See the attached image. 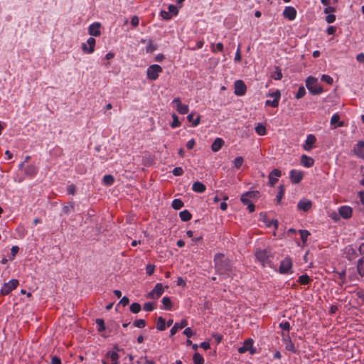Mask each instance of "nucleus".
<instances>
[{"instance_id": "f257e3e1", "label": "nucleus", "mask_w": 364, "mask_h": 364, "mask_svg": "<svg viewBox=\"0 0 364 364\" xmlns=\"http://www.w3.org/2000/svg\"><path fill=\"white\" fill-rule=\"evenodd\" d=\"M214 264L216 272L219 274H225L232 271V264L224 254H215L214 256Z\"/></svg>"}, {"instance_id": "f03ea898", "label": "nucleus", "mask_w": 364, "mask_h": 364, "mask_svg": "<svg viewBox=\"0 0 364 364\" xmlns=\"http://www.w3.org/2000/svg\"><path fill=\"white\" fill-rule=\"evenodd\" d=\"M306 86L313 95H319L323 92L322 87L318 83V80L314 77H309L306 79Z\"/></svg>"}, {"instance_id": "7ed1b4c3", "label": "nucleus", "mask_w": 364, "mask_h": 364, "mask_svg": "<svg viewBox=\"0 0 364 364\" xmlns=\"http://www.w3.org/2000/svg\"><path fill=\"white\" fill-rule=\"evenodd\" d=\"M162 72V68L156 64L150 65L146 71L147 77L149 80H155L159 77V73Z\"/></svg>"}, {"instance_id": "20e7f679", "label": "nucleus", "mask_w": 364, "mask_h": 364, "mask_svg": "<svg viewBox=\"0 0 364 364\" xmlns=\"http://www.w3.org/2000/svg\"><path fill=\"white\" fill-rule=\"evenodd\" d=\"M247 351H249L252 355L256 353V349L253 347V341L251 338L245 341L242 346L238 348V352L240 353H245Z\"/></svg>"}, {"instance_id": "39448f33", "label": "nucleus", "mask_w": 364, "mask_h": 364, "mask_svg": "<svg viewBox=\"0 0 364 364\" xmlns=\"http://www.w3.org/2000/svg\"><path fill=\"white\" fill-rule=\"evenodd\" d=\"M18 285V281L17 279H11L7 283L4 284V285L1 287V293L3 295H7L12 290L16 289Z\"/></svg>"}, {"instance_id": "423d86ee", "label": "nucleus", "mask_w": 364, "mask_h": 364, "mask_svg": "<svg viewBox=\"0 0 364 364\" xmlns=\"http://www.w3.org/2000/svg\"><path fill=\"white\" fill-rule=\"evenodd\" d=\"M268 97H273V100H267L265 102V105L267 106H270V107H278L279 105V99H280V97H281V92L279 90H276L275 92H272V93H269L267 95Z\"/></svg>"}, {"instance_id": "0eeeda50", "label": "nucleus", "mask_w": 364, "mask_h": 364, "mask_svg": "<svg viewBox=\"0 0 364 364\" xmlns=\"http://www.w3.org/2000/svg\"><path fill=\"white\" fill-rule=\"evenodd\" d=\"M256 258L259 260L263 266H265L269 262V252L267 250H258L256 252Z\"/></svg>"}, {"instance_id": "6e6552de", "label": "nucleus", "mask_w": 364, "mask_h": 364, "mask_svg": "<svg viewBox=\"0 0 364 364\" xmlns=\"http://www.w3.org/2000/svg\"><path fill=\"white\" fill-rule=\"evenodd\" d=\"M95 39L92 37H90L86 43L82 44V50L84 53L91 54L95 50Z\"/></svg>"}, {"instance_id": "1a4fd4ad", "label": "nucleus", "mask_w": 364, "mask_h": 364, "mask_svg": "<svg viewBox=\"0 0 364 364\" xmlns=\"http://www.w3.org/2000/svg\"><path fill=\"white\" fill-rule=\"evenodd\" d=\"M291 267H292L291 259L289 257H286L281 262V264L279 266V272L281 274L290 273Z\"/></svg>"}, {"instance_id": "9d476101", "label": "nucleus", "mask_w": 364, "mask_h": 364, "mask_svg": "<svg viewBox=\"0 0 364 364\" xmlns=\"http://www.w3.org/2000/svg\"><path fill=\"white\" fill-rule=\"evenodd\" d=\"M259 197V192L258 191H248L245 193H243L241 196V201L244 204H247L248 203H251L250 200L252 199H255Z\"/></svg>"}, {"instance_id": "9b49d317", "label": "nucleus", "mask_w": 364, "mask_h": 364, "mask_svg": "<svg viewBox=\"0 0 364 364\" xmlns=\"http://www.w3.org/2000/svg\"><path fill=\"white\" fill-rule=\"evenodd\" d=\"M164 292V287L161 284L158 283L153 290L148 294V297L151 299L159 298Z\"/></svg>"}, {"instance_id": "f8f14e48", "label": "nucleus", "mask_w": 364, "mask_h": 364, "mask_svg": "<svg viewBox=\"0 0 364 364\" xmlns=\"http://www.w3.org/2000/svg\"><path fill=\"white\" fill-rule=\"evenodd\" d=\"M246 92V85L242 80H237L235 82V94L237 96H242Z\"/></svg>"}, {"instance_id": "ddd939ff", "label": "nucleus", "mask_w": 364, "mask_h": 364, "mask_svg": "<svg viewBox=\"0 0 364 364\" xmlns=\"http://www.w3.org/2000/svg\"><path fill=\"white\" fill-rule=\"evenodd\" d=\"M172 103L176 105V109L180 114H185L188 112L189 108L188 105L182 104L180 98H175Z\"/></svg>"}, {"instance_id": "4468645a", "label": "nucleus", "mask_w": 364, "mask_h": 364, "mask_svg": "<svg viewBox=\"0 0 364 364\" xmlns=\"http://www.w3.org/2000/svg\"><path fill=\"white\" fill-rule=\"evenodd\" d=\"M283 16L289 20L293 21L296 16V11L292 6H287L283 11Z\"/></svg>"}, {"instance_id": "2eb2a0df", "label": "nucleus", "mask_w": 364, "mask_h": 364, "mask_svg": "<svg viewBox=\"0 0 364 364\" xmlns=\"http://www.w3.org/2000/svg\"><path fill=\"white\" fill-rule=\"evenodd\" d=\"M100 26L101 24L98 22H95L90 25L88 28L89 34L93 36H99L101 34Z\"/></svg>"}, {"instance_id": "dca6fc26", "label": "nucleus", "mask_w": 364, "mask_h": 364, "mask_svg": "<svg viewBox=\"0 0 364 364\" xmlns=\"http://www.w3.org/2000/svg\"><path fill=\"white\" fill-rule=\"evenodd\" d=\"M316 137L313 134H309L306 137L304 144L303 145V149L305 151H310L313 149V145L316 142Z\"/></svg>"}, {"instance_id": "f3484780", "label": "nucleus", "mask_w": 364, "mask_h": 364, "mask_svg": "<svg viewBox=\"0 0 364 364\" xmlns=\"http://www.w3.org/2000/svg\"><path fill=\"white\" fill-rule=\"evenodd\" d=\"M281 176V171L277 168L273 169L269 175V182L271 186H274Z\"/></svg>"}, {"instance_id": "a211bd4d", "label": "nucleus", "mask_w": 364, "mask_h": 364, "mask_svg": "<svg viewBox=\"0 0 364 364\" xmlns=\"http://www.w3.org/2000/svg\"><path fill=\"white\" fill-rule=\"evenodd\" d=\"M303 178V173L298 170H291L290 172V178L294 183H299Z\"/></svg>"}, {"instance_id": "6ab92c4d", "label": "nucleus", "mask_w": 364, "mask_h": 364, "mask_svg": "<svg viewBox=\"0 0 364 364\" xmlns=\"http://www.w3.org/2000/svg\"><path fill=\"white\" fill-rule=\"evenodd\" d=\"M339 215L345 219H348L352 215V209L347 205L341 206L338 210Z\"/></svg>"}, {"instance_id": "aec40b11", "label": "nucleus", "mask_w": 364, "mask_h": 364, "mask_svg": "<svg viewBox=\"0 0 364 364\" xmlns=\"http://www.w3.org/2000/svg\"><path fill=\"white\" fill-rule=\"evenodd\" d=\"M188 322L186 319H183L179 323H176L170 331L171 335L173 336L179 329H181L186 326Z\"/></svg>"}, {"instance_id": "412c9836", "label": "nucleus", "mask_w": 364, "mask_h": 364, "mask_svg": "<svg viewBox=\"0 0 364 364\" xmlns=\"http://www.w3.org/2000/svg\"><path fill=\"white\" fill-rule=\"evenodd\" d=\"M311 201L309 200H301L298 203V208L304 211L309 210L311 207Z\"/></svg>"}, {"instance_id": "4be33fe9", "label": "nucleus", "mask_w": 364, "mask_h": 364, "mask_svg": "<svg viewBox=\"0 0 364 364\" xmlns=\"http://www.w3.org/2000/svg\"><path fill=\"white\" fill-rule=\"evenodd\" d=\"M314 161L311 157L306 155H302L301 157V164L307 168L311 167L314 165Z\"/></svg>"}, {"instance_id": "5701e85b", "label": "nucleus", "mask_w": 364, "mask_h": 364, "mask_svg": "<svg viewBox=\"0 0 364 364\" xmlns=\"http://www.w3.org/2000/svg\"><path fill=\"white\" fill-rule=\"evenodd\" d=\"M224 144L223 139L221 138H216L211 146V149L214 152L218 151Z\"/></svg>"}, {"instance_id": "b1692460", "label": "nucleus", "mask_w": 364, "mask_h": 364, "mask_svg": "<svg viewBox=\"0 0 364 364\" xmlns=\"http://www.w3.org/2000/svg\"><path fill=\"white\" fill-rule=\"evenodd\" d=\"M141 42L142 43H146V51L147 53H152L157 48L156 46L154 44L153 41L150 39H142Z\"/></svg>"}, {"instance_id": "393cba45", "label": "nucleus", "mask_w": 364, "mask_h": 364, "mask_svg": "<svg viewBox=\"0 0 364 364\" xmlns=\"http://www.w3.org/2000/svg\"><path fill=\"white\" fill-rule=\"evenodd\" d=\"M364 142L360 141L357 144L356 147L354 149L355 154L360 158L364 157Z\"/></svg>"}, {"instance_id": "a878e982", "label": "nucleus", "mask_w": 364, "mask_h": 364, "mask_svg": "<svg viewBox=\"0 0 364 364\" xmlns=\"http://www.w3.org/2000/svg\"><path fill=\"white\" fill-rule=\"evenodd\" d=\"M192 189L196 193H202L205 191L206 188L205 186L201 182L196 181L193 184Z\"/></svg>"}, {"instance_id": "bb28decb", "label": "nucleus", "mask_w": 364, "mask_h": 364, "mask_svg": "<svg viewBox=\"0 0 364 364\" xmlns=\"http://www.w3.org/2000/svg\"><path fill=\"white\" fill-rule=\"evenodd\" d=\"M37 170L34 165H28L25 168L24 172L27 176H33L37 173Z\"/></svg>"}, {"instance_id": "cd10ccee", "label": "nucleus", "mask_w": 364, "mask_h": 364, "mask_svg": "<svg viewBox=\"0 0 364 364\" xmlns=\"http://www.w3.org/2000/svg\"><path fill=\"white\" fill-rule=\"evenodd\" d=\"M194 117V114L193 113H191L188 115L187 117V119L190 122H192V126L193 127H196L198 124H199L200 123V116H198L195 119L193 118Z\"/></svg>"}, {"instance_id": "c85d7f7f", "label": "nucleus", "mask_w": 364, "mask_h": 364, "mask_svg": "<svg viewBox=\"0 0 364 364\" xmlns=\"http://www.w3.org/2000/svg\"><path fill=\"white\" fill-rule=\"evenodd\" d=\"M283 341L285 342V344H286L285 348H286L287 350H288L289 351H291V352H295L296 351L294 345L291 342V340H289V338H284Z\"/></svg>"}, {"instance_id": "c756f323", "label": "nucleus", "mask_w": 364, "mask_h": 364, "mask_svg": "<svg viewBox=\"0 0 364 364\" xmlns=\"http://www.w3.org/2000/svg\"><path fill=\"white\" fill-rule=\"evenodd\" d=\"M179 216L183 221H188L191 218V214L186 210L180 212Z\"/></svg>"}, {"instance_id": "7c9ffc66", "label": "nucleus", "mask_w": 364, "mask_h": 364, "mask_svg": "<svg viewBox=\"0 0 364 364\" xmlns=\"http://www.w3.org/2000/svg\"><path fill=\"white\" fill-rule=\"evenodd\" d=\"M156 328L159 331H164L166 329V321L162 317H159L157 320Z\"/></svg>"}, {"instance_id": "2f4dec72", "label": "nucleus", "mask_w": 364, "mask_h": 364, "mask_svg": "<svg viewBox=\"0 0 364 364\" xmlns=\"http://www.w3.org/2000/svg\"><path fill=\"white\" fill-rule=\"evenodd\" d=\"M255 132L257 134L263 136L266 134V128L264 125L258 124L255 127Z\"/></svg>"}, {"instance_id": "473e14b6", "label": "nucleus", "mask_w": 364, "mask_h": 364, "mask_svg": "<svg viewBox=\"0 0 364 364\" xmlns=\"http://www.w3.org/2000/svg\"><path fill=\"white\" fill-rule=\"evenodd\" d=\"M162 304L164 306V308L167 310H169L171 309L172 307V303L171 301V299L167 297V296H165L162 299Z\"/></svg>"}, {"instance_id": "72a5a7b5", "label": "nucleus", "mask_w": 364, "mask_h": 364, "mask_svg": "<svg viewBox=\"0 0 364 364\" xmlns=\"http://www.w3.org/2000/svg\"><path fill=\"white\" fill-rule=\"evenodd\" d=\"M114 177L112 175H106L103 177V183L106 186H110L114 183Z\"/></svg>"}, {"instance_id": "f704fd0d", "label": "nucleus", "mask_w": 364, "mask_h": 364, "mask_svg": "<svg viewBox=\"0 0 364 364\" xmlns=\"http://www.w3.org/2000/svg\"><path fill=\"white\" fill-rule=\"evenodd\" d=\"M183 206V203L180 199H175L172 202V207L175 210H179Z\"/></svg>"}, {"instance_id": "c9c22d12", "label": "nucleus", "mask_w": 364, "mask_h": 364, "mask_svg": "<svg viewBox=\"0 0 364 364\" xmlns=\"http://www.w3.org/2000/svg\"><path fill=\"white\" fill-rule=\"evenodd\" d=\"M244 160L242 156H238L233 161L234 167L236 168H240L243 164Z\"/></svg>"}, {"instance_id": "e433bc0d", "label": "nucleus", "mask_w": 364, "mask_h": 364, "mask_svg": "<svg viewBox=\"0 0 364 364\" xmlns=\"http://www.w3.org/2000/svg\"><path fill=\"white\" fill-rule=\"evenodd\" d=\"M137 364H154V360L147 359L146 356L141 357L137 361Z\"/></svg>"}, {"instance_id": "4c0bfd02", "label": "nucleus", "mask_w": 364, "mask_h": 364, "mask_svg": "<svg viewBox=\"0 0 364 364\" xmlns=\"http://www.w3.org/2000/svg\"><path fill=\"white\" fill-rule=\"evenodd\" d=\"M193 362L195 364H203L204 359L199 353H196L193 355Z\"/></svg>"}, {"instance_id": "58836bf2", "label": "nucleus", "mask_w": 364, "mask_h": 364, "mask_svg": "<svg viewBox=\"0 0 364 364\" xmlns=\"http://www.w3.org/2000/svg\"><path fill=\"white\" fill-rule=\"evenodd\" d=\"M130 311L134 314L139 313L141 311V305L138 303H133L130 306Z\"/></svg>"}, {"instance_id": "ea45409f", "label": "nucleus", "mask_w": 364, "mask_h": 364, "mask_svg": "<svg viewBox=\"0 0 364 364\" xmlns=\"http://www.w3.org/2000/svg\"><path fill=\"white\" fill-rule=\"evenodd\" d=\"M172 117H173V122L171 124V127L172 128H176V127H179L181 124V122L178 120V117H177V115L176 114H173Z\"/></svg>"}, {"instance_id": "a19ab883", "label": "nucleus", "mask_w": 364, "mask_h": 364, "mask_svg": "<svg viewBox=\"0 0 364 364\" xmlns=\"http://www.w3.org/2000/svg\"><path fill=\"white\" fill-rule=\"evenodd\" d=\"M274 80H281L282 78V73L281 69L276 68L274 73L272 75Z\"/></svg>"}, {"instance_id": "79ce46f5", "label": "nucleus", "mask_w": 364, "mask_h": 364, "mask_svg": "<svg viewBox=\"0 0 364 364\" xmlns=\"http://www.w3.org/2000/svg\"><path fill=\"white\" fill-rule=\"evenodd\" d=\"M299 281L301 284H307L310 282V278L307 274H303L299 277Z\"/></svg>"}, {"instance_id": "37998d69", "label": "nucleus", "mask_w": 364, "mask_h": 364, "mask_svg": "<svg viewBox=\"0 0 364 364\" xmlns=\"http://www.w3.org/2000/svg\"><path fill=\"white\" fill-rule=\"evenodd\" d=\"M107 357L109 358L112 362L118 361L119 355L117 352H108Z\"/></svg>"}, {"instance_id": "c03bdc74", "label": "nucleus", "mask_w": 364, "mask_h": 364, "mask_svg": "<svg viewBox=\"0 0 364 364\" xmlns=\"http://www.w3.org/2000/svg\"><path fill=\"white\" fill-rule=\"evenodd\" d=\"M299 232H300L301 238L303 242L305 243L307 240L308 236L310 235L309 232L306 230H300Z\"/></svg>"}, {"instance_id": "a18cd8bd", "label": "nucleus", "mask_w": 364, "mask_h": 364, "mask_svg": "<svg viewBox=\"0 0 364 364\" xmlns=\"http://www.w3.org/2000/svg\"><path fill=\"white\" fill-rule=\"evenodd\" d=\"M306 93V90L303 86L300 87L296 94L295 97L296 99H301L302 98Z\"/></svg>"}, {"instance_id": "49530a36", "label": "nucleus", "mask_w": 364, "mask_h": 364, "mask_svg": "<svg viewBox=\"0 0 364 364\" xmlns=\"http://www.w3.org/2000/svg\"><path fill=\"white\" fill-rule=\"evenodd\" d=\"M321 80L323 82H326V83H328L329 85H331L333 82V78L331 76L327 75H323L321 76Z\"/></svg>"}, {"instance_id": "de8ad7c7", "label": "nucleus", "mask_w": 364, "mask_h": 364, "mask_svg": "<svg viewBox=\"0 0 364 364\" xmlns=\"http://www.w3.org/2000/svg\"><path fill=\"white\" fill-rule=\"evenodd\" d=\"M134 325L137 328H144L146 326V321L144 319H139L134 323Z\"/></svg>"}, {"instance_id": "09e8293b", "label": "nucleus", "mask_w": 364, "mask_h": 364, "mask_svg": "<svg viewBox=\"0 0 364 364\" xmlns=\"http://www.w3.org/2000/svg\"><path fill=\"white\" fill-rule=\"evenodd\" d=\"M96 323H97V324L99 326L98 330L100 331H102L105 330V322H104V321L102 319L97 318L96 320Z\"/></svg>"}, {"instance_id": "8fccbe9b", "label": "nucleus", "mask_w": 364, "mask_h": 364, "mask_svg": "<svg viewBox=\"0 0 364 364\" xmlns=\"http://www.w3.org/2000/svg\"><path fill=\"white\" fill-rule=\"evenodd\" d=\"M183 173V170L181 167H176L173 170V174L174 176H181Z\"/></svg>"}, {"instance_id": "3c124183", "label": "nucleus", "mask_w": 364, "mask_h": 364, "mask_svg": "<svg viewBox=\"0 0 364 364\" xmlns=\"http://www.w3.org/2000/svg\"><path fill=\"white\" fill-rule=\"evenodd\" d=\"M154 269H155L154 265L150 264H147L146 267V273L149 275H151L154 273Z\"/></svg>"}, {"instance_id": "603ef678", "label": "nucleus", "mask_w": 364, "mask_h": 364, "mask_svg": "<svg viewBox=\"0 0 364 364\" xmlns=\"http://www.w3.org/2000/svg\"><path fill=\"white\" fill-rule=\"evenodd\" d=\"M154 309L151 303H145L144 304V309L146 311H151Z\"/></svg>"}, {"instance_id": "864d4df0", "label": "nucleus", "mask_w": 364, "mask_h": 364, "mask_svg": "<svg viewBox=\"0 0 364 364\" xmlns=\"http://www.w3.org/2000/svg\"><path fill=\"white\" fill-rule=\"evenodd\" d=\"M279 327L283 330L289 331L290 329V323L289 322L281 323Z\"/></svg>"}, {"instance_id": "5fc2aeb1", "label": "nucleus", "mask_w": 364, "mask_h": 364, "mask_svg": "<svg viewBox=\"0 0 364 364\" xmlns=\"http://www.w3.org/2000/svg\"><path fill=\"white\" fill-rule=\"evenodd\" d=\"M279 191L277 196V201L278 202H280L283 196H284V189H283V187L282 186H279Z\"/></svg>"}, {"instance_id": "6e6d98bb", "label": "nucleus", "mask_w": 364, "mask_h": 364, "mask_svg": "<svg viewBox=\"0 0 364 364\" xmlns=\"http://www.w3.org/2000/svg\"><path fill=\"white\" fill-rule=\"evenodd\" d=\"M358 271L359 272V274L363 276V262H362V259H360L359 261H358Z\"/></svg>"}, {"instance_id": "4d7b16f0", "label": "nucleus", "mask_w": 364, "mask_h": 364, "mask_svg": "<svg viewBox=\"0 0 364 364\" xmlns=\"http://www.w3.org/2000/svg\"><path fill=\"white\" fill-rule=\"evenodd\" d=\"M183 333L188 338L194 335V332L191 330V328H186L184 330Z\"/></svg>"}, {"instance_id": "13d9d810", "label": "nucleus", "mask_w": 364, "mask_h": 364, "mask_svg": "<svg viewBox=\"0 0 364 364\" xmlns=\"http://www.w3.org/2000/svg\"><path fill=\"white\" fill-rule=\"evenodd\" d=\"M235 61L241 60L240 46V45L238 46L236 53H235Z\"/></svg>"}, {"instance_id": "bf43d9fd", "label": "nucleus", "mask_w": 364, "mask_h": 364, "mask_svg": "<svg viewBox=\"0 0 364 364\" xmlns=\"http://www.w3.org/2000/svg\"><path fill=\"white\" fill-rule=\"evenodd\" d=\"M336 20V16L333 14H329L326 16V21L327 23H333Z\"/></svg>"}, {"instance_id": "052dcab7", "label": "nucleus", "mask_w": 364, "mask_h": 364, "mask_svg": "<svg viewBox=\"0 0 364 364\" xmlns=\"http://www.w3.org/2000/svg\"><path fill=\"white\" fill-rule=\"evenodd\" d=\"M19 250L18 247L17 246H13L11 249V254L12 255V259L16 256V255L18 253Z\"/></svg>"}, {"instance_id": "680f3d73", "label": "nucleus", "mask_w": 364, "mask_h": 364, "mask_svg": "<svg viewBox=\"0 0 364 364\" xmlns=\"http://www.w3.org/2000/svg\"><path fill=\"white\" fill-rule=\"evenodd\" d=\"M340 117L338 114H333L331 119V123L332 124H334L336 123H338L339 122Z\"/></svg>"}, {"instance_id": "e2e57ef3", "label": "nucleus", "mask_w": 364, "mask_h": 364, "mask_svg": "<svg viewBox=\"0 0 364 364\" xmlns=\"http://www.w3.org/2000/svg\"><path fill=\"white\" fill-rule=\"evenodd\" d=\"M216 50L218 51H223V44L222 43H218L216 44L215 48H213V52H215Z\"/></svg>"}, {"instance_id": "0e129e2a", "label": "nucleus", "mask_w": 364, "mask_h": 364, "mask_svg": "<svg viewBox=\"0 0 364 364\" xmlns=\"http://www.w3.org/2000/svg\"><path fill=\"white\" fill-rule=\"evenodd\" d=\"M129 302V300L127 297L124 296L120 301L119 304H122V306H127Z\"/></svg>"}, {"instance_id": "69168bd1", "label": "nucleus", "mask_w": 364, "mask_h": 364, "mask_svg": "<svg viewBox=\"0 0 364 364\" xmlns=\"http://www.w3.org/2000/svg\"><path fill=\"white\" fill-rule=\"evenodd\" d=\"M139 22V18L136 16H134L132 17V21H131V23L134 26H138Z\"/></svg>"}, {"instance_id": "338daca9", "label": "nucleus", "mask_w": 364, "mask_h": 364, "mask_svg": "<svg viewBox=\"0 0 364 364\" xmlns=\"http://www.w3.org/2000/svg\"><path fill=\"white\" fill-rule=\"evenodd\" d=\"M195 144H196L195 140L194 139H191V140H189L187 142L186 146H187L188 149H191L195 146Z\"/></svg>"}, {"instance_id": "774afa93", "label": "nucleus", "mask_w": 364, "mask_h": 364, "mask_svg": "<svg viewBox=\"0 0 364 364\" xmlns=\"http://www.w3.org/2000/svg\"><path fill=\"white\" fill-rule=\"evenodd\" d=\"M51 364H61V360L58 357H53L51 360Z\"/></svg>"}]
</instances>
